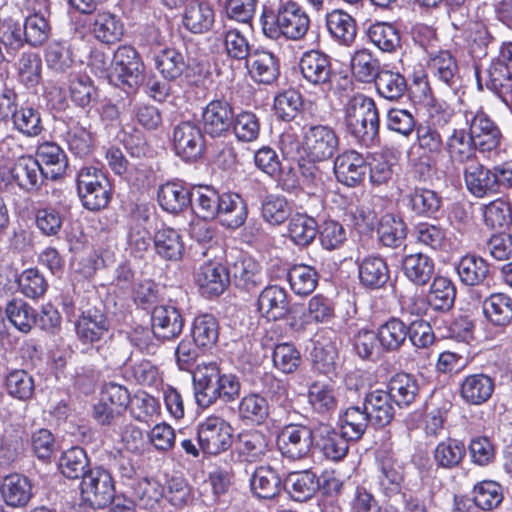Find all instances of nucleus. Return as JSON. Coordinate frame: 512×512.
I'll return each instance as SVG.
<instances>
[{"mask_svg": "<svg viewBox=\"0 0 512 512\" xmlns=\"http://www.w3.org/2000/svg\"><path fill=\"white\" fill-rule=\"evenodd\" d=\"M319 488V479L311 470L290 472L283 479V490L295 502L310 500Z\"/></svg>", "mask_w": 512, "mask_h": 512, "instance_id": "31", "label": "nucleus"}, {"mask_svg": "<svg viewBox=\"0 0 512 512\" xmlns=\"http://www.w3.org/2000/svg\"><path fill=\"white\" fill-rule=\"evenodd\" d=\"M376 234L381 246L397 249L405 245L407 226L401 217L386 213L378 221Z\"/></svg>", "mask_w": 512, "mask_h": 512, "instance_id": "36", "label": "nucleus"}, {"mask_svg": "<svg viewBox=\"0 0 512 512\" xmlns=\"http://www.w3.org/2000/svg\"><path fill=\"white\" fill-rule=\"evenodd\" d=\"M195 278L201 294L207 298L218 297L230 283L227 266L216 262L203 263L198 268Z\"/></svg>", "mask_w": 512, "mask_h": 512, "instance_id": "25", "label": "nucleus"}, {"mask_svg": "<svg viewBox=\"0 0 512 512\" xmlns=\"http://www.w3.org/2000/svg\"><path fill=\"white\" fill-rule=\"evenodd\" d=\"M116 441L120 442L127 451L140 453L144 447L143 432L131 421L124 418L111 427Z\"/></svg>", "mask_w": 512, "mask_h": 512, "instance_id": "62", "label": "nucleus"}, {"mask_svg": "<svg viewBox=\"0 0 512 512\" xmlns=\"http://www.w3.org/2000/svg\"><path fill=\"white\" fill-rule=\"evenodd\" d=\"M503 501V490L499 483L484 480L474 485L472 497L467 495L454 496V508L458 512H472L473 508L491 511Z\"/></svg>", "mask_w": 512, "mask_h": 512, "instance_id": "13", "label": "nucleus"}, {"mask_svg": "<svg viewBox=\"0 0 512 512\" xmlns=\"http://www.w3.org/2000/svg\"><path fill=\"white\" fill-rule=\"evenodd\" d=\"M253 494L261 499H273L283 489V480L271 466L258 467L250 479Z\"/></svg>", "mask_w": 512, "mask_h": 512, "instance_id": "45", "label": "nucleus"}, {"mask_svg": "<svg viewBox=\"0 0 512 512\" xmlns=\"http://www.w3.org/2000/svg\"><path fill=\"white\" fill-rule=\"evenodd\" d=\"M416 243L433 251L445 250L448 246L446 230L438 224L417 223L413 228Z\"/></svg>", "mask_w": 512, "mask_h": 512, "instance_id": "58", "label": "nucleus"}, {"mask_svg": "<svg viewBox=\"0 0 512 512\" xmlns=\"http://www.w3.org/2000/svg\"><path fill=\"white\" fill-rule=\"evenodd\" d=\"M217 217L223 226L229 229L241 227L247 219V204L234 192H219L217 201Z\"/></svg>", "mask_w": 512, "mask_h": 512, "instance_id": "30", "label": "nucleus"}, {"mask_svg": "<svg viewBox=\"0 0 512 512\" xmlns=\"http://www.w3.org/2000/svg\"><path fill=\"white\" fill-rule=\"evenodd\" d=\"M197 441L207 455H219L233 443V428L221 417L211 415L197 425Z\"/></svg>", "mask_w": 512, "mask_h": 512, "instance_id": "11", "label": "nucleus"}, {"mask_svg": "<svg viewBox=\"0 0 512 512\" xmlns=\"http://www.w3.org/2000/svg\"><path fill=\"white\" fill-rule=\"evenodd\" d=\"M192 385L195 402L200 408H208L218 400L234 402L241 389L239 377L224 372L216 362L197 365L192 372Z\"/></svg>", "mask_w": 512, "mask_h": 512, "instance_id": "1", "label": "nucleus"}, {"mask_svg": "<svg viewBox=\"0 0 512 512\" xmlns=\"http://www.w3.org/2000/svg\"><path fill=\"white\" fill-rule=\"evenodd\" d=\"M219 191L210 186H194L190 208L193 213L203 220L217 218V201Z\"/></svg>", "mask_w": 512, "mask_h": 512, "instance_id": "54", "label": "nucleus"}, {"mask_svg": "<svg viewBox=\"0 0 512 512\" xmlns=\"http://www.w3.org/2000/svg\"><path fill=\"white\" fill-rule=\"evenodd\" d=\"M308 403L313 412L325 418L331 416L338 405L336 389L330 382L314 381L308 387Z\"/></svg>", "mask_w": 512, "mask_h": 512, "instance_id": "40", "label": "nucleus"}, {"mask_svg": "<svg viewBox=\"0 0 512 512\" xmlns=\"http://www.w3.org/2000/svg\"><path fill=\"white\" fill-rule=\"evenodd\" d=\"M387 391L399 408L411 406L419 394V383L415 375L399 372L393 375L387 383Z\"/></svg>", "mask_w": 512, "mask_h": 512, "instance_id": "39", "label": "nucleus"}, {"mask_svg": "<svg viewBox=\"0 0 512 512\" xmlns=\"http://www.w3.org/2000/svg\"><path fill=\"white\" fill-rule=\"evenodd\" d=\"M352 78L362 84H371L382 71L380 61L369 50H356L350 58Z\"/></svg>", "mask_w": 512, "mask_h": 512, "instance_id": "44", "label": "nucleus"}, {"mask_svg": "<svg viewBox=\"0 0 512 512\" xmlns=\"http://www.w3.org/2000/svg\"><path fill=\"white\" fill-rule=\"evenodd\" d=\"M152 241L156 255L162 260L177 262L182 259L185 245L178 230L162 226L155 231Z\"/></svg>", "mask_w": 512, "mask_h": 512, "instance_id": "34", "label": "nucleus"}, {"mask_svg": "<svg viewBox=\"0 0 512 512\" xmlns=\"http://www.w3.org/2000/svg\"><path fill=\"white\" fill-rule=\"evenodd\" d=\"M485 88L503 103L512 95V70L499 61H492L485 70Z\"/></svg>", "mask_w": 512, "mask_h": 512, "instance_id": "48", "label": "nucleus"}, {"mask_svg": "<svg viewBox=\"0 0 512 512\" xmlns=\"http://www.w3.org/2000/svg\"><path fill=\"white\" fill-rule=\"evenodd\" d=\"M346 133L358 144L372 147L379 136L380 119L375 101L362 93L350 96L343 108Z\"/></svg>", "mask_w": 512, "mask_h": 512, "instance_id": "2", "label": "nucleus"}, {"mask_svg": "<svg viewBox=\"0 0 512 512\" xmlns=\"http://www.w3.org/2000/svg\"><path fill=\"white\" fill-rule=\"evenodd\" d=\"M270 414L267 399L258 393H249L238 404V418L245 424L262 425Z\"/></svg>", "mask_w": 512, "mask_h": 512, "instance_id": "49", "label": "nucleus"}, {"mask_svg": "<svg viewBox=\"0 0 512 512\" xmlns=\"http://www.w3.org/2000/svg\"><path fill=\"white\" fill-rule=\"evenodd\" d=\"M406 323L397 317H390L382 323L376 333L379 339V347L385 353L399 351L407 340Z\"/></svg>", "mask_w": 512, "mask_h": 512, "instance_id": "50", "label": "nucleus"}, {"mask_svg": "<svg viewBox=\"0 0 512 512\" xmlns=\"http://www.w3.org/2000/svg\"><path fill=\"white\" fill-rule=\"evenodd\" d=\"M193 185L181 181H168L157 191V200L161 209L177 215L190 207L193 196Z\"/></svg>", "mask_w": 512, "mask_h": 512, "instance_id": "21", "label": "nucleus"}, {"mask_svg": "<svg viewBox=\"0 0 512 512\" xmlns=\"http://www.w3.org/2000/svg\"><path fill=\"white\" fill-rule=\"evenodd\" d=\"M340 148V136L328 124H311L303 130V149L311 162L334 159Z\"/></svg>", "mask_w": 512, "mask_h": 512, "instance_id": "8", "label": "nucleus"}, {"mask_svg": "<svg viewBox=\"0 0 512 512\" xmlns=\"http://www.w3.org/2000/svg\"><path fill=\"white\" fill-rule=\"evenodd\" d=\"M401 268L404 276L415 286L427 285L435 273L434 260L422 252L404 256Z\"/></svg>", "mask_w": 512, "mask_h": 512, "instance_id": "38", "label": "nucleus"}, {"mask_svg": "<svg viewBox=\"0 0 512 512\" xmlns=\"http://www.w3.org/2000/svg\"><path fill=\"white\" fill-rule=\"evenodd\" d=\"M359 284L366 290H379L390 279V269L386 260L380 255H367L356 261Z\"/></svg>", "mask_w": 512, "mask_h": 512, "instance_id": "22", "label": "nucleus"}, {"mask_svg": "<svg viewBox=\"0 0 512 512\" xmlns=\"http://www.w3.org/2000/svg\"><path fill=\"white\" fill-rule=\"evenodd\" d=\"M204 136L200 127L192 121H183L173 129L175 154L188 163L196 162L204 151Z\"/></svg>", "mask_w": 512, "mask_h": 512, "instance_id": "15", "label": "nucleus"}, {"mask_svg": "<svg viewBox=\"0 0 512 512\" xmlns=\"http://www.w3.org/2000/svg\"><path fill=\"white\" fill-rule=\"evenodd\" d=\"M65 216L52 206L39 207L34 211V224L45 237H57L62 230Z\"/></svg>", "mask_w": 512, "mask_h": 512, "instance_id": "63", "label": "nucleus"}, {"mask_svg": "<svg viewBox=\"0 0 512 512\" xmlns=\"http://www.w3.org/2000/svg\"><path fill=\"white\" fill-rule=\"evenodd\" d=\"M5 314L8 321L22 333L30 332L36 322L35 309L22 299L9 301Z\"/></svg>", "mask_w": 512, "mask_h": 512, "instance_id": "60", "label": "nucleus"}, {"mask_svg": "<svg viewBox=\"0 0 512 512\" xmlns=\"http://www.w3.org/2000/svg\"><path fill=\"white\" fill-rule=\"evenodd\" d=\"M407 207L418 217L437 219L442 211L443 198L435 190L414 187L404 195Z\"/></svg>", "mask_w": 512, "mask_h": 512, "instance_id": "27", "label": "nucleus"}, {"mask_svg": "<svg viewBox=\"0 0 512 512\" xmlns=\"http://www.w3.org/2000/svg\"><path fill=\"white\" fill-rule=\"evenodd\" d=\"M201 116L205 133L211 137H221L231 130L234 111L228 101L216 99L203 108Z\"/></svg>", "mask_w": 512, "mask_h": 512, "instance_id": "20", "label": "nucleus"}, {"mask_svg": "<svg viewBox=\"0 0 512 512\" xmlns=\"http://www.w3.org/2000/svg\"><path fill=\"white\" fill-rule=\"evenodd\" d=\"M373 483L378 493L390 500L402 493L405 481V466L393 451L380 448L375 452Z\"/></svg>", "mask_w": 512, "mask_h": 512, "instance_id": "6", "label": "nucleus"}, {"mask_svg": "<svg viewBox=\"0 0 512 512\" xmlns=\"http://www.w3.org/2000/svg\"><path fill=\"white\" fill-rule=\"evenodd\" d=\"M251 77L263 84H272L280 74L278 58L268 51L256 52L249 64Z\"/></svg>", "mask_w": 512, "mask_h": 512, "instance_id": "55", "label": "nucleus"}, {"mask_svg": "<svg viewBox=\"0 0 512 512\" xmlns=\"http://www.w3.org/2000/svg\"><path fill=\"white\" fill-rule=\"evenodd\" d=\"M427 297L433 311L448 312L454 306L456 288L450 279L438 276L433 279Z\"/></svg>", "mask_w": 512, "mask_h": 512, "instance_id": "53", "label": "nucleus"}, {"mask_svg": "<svg viewBox=\"0 0 512 512\" xmlns=\"http://www.w3.org/2000/svg\"><path fill=\"white\" fill-rule=\"evenodd\" d=\"M374 84L377 93L389 101L400 99L407 90L405 77L399 72L386 68L382 69Z\"/></svg>", "mask_w": 512, "mask_h": 512, "instance_id": "59", "label": "nucleus"}, {"mask_svg": "<svg viewBox=\"0 0 512 512\" xmlns=\"http://www.w3.org/2000/svg\"><path fill=\"white\" fill-rule=\"evenodd\" d=\"M482 301V313L485 320L494 327L503 328L512 322V297L505 293H490L485 296L480 290L474 292Z\"/></svg>", "mask_w": 512, "mask_h": 512, "instance_id": "28", "label": "nucleus"}, {"mask_svg": "<svg viewBox=\"0 0 512 512\" xmlns=\"http://www.w3.org/2000/svg\"><path fill=\"white\" fill-rule=\"evenodd\" d=\"M13 128L26 137H36L44 130L38 105L25 101L12 113Z\"/></svg>", "mask_w": 512, "mask_h": 512, "instance_id": "41", "label": "nucleus"}, {"mask_svg": "<svg viewBox=\"0 0 512 512\" xmlns=\"http://www.w3.org/2000/svg\"><path fill=\"white\" fill-rule=\"evenodd\" d=\"M144 64L136 49L121 46L114 53L113 69L108 75L109 83L127 96L135 94L144 81Z\"/></svg>", "mask_w": 512, "mask_h": 512, "instance_id": "5", "label": "nucleus"}, {"mask_svg": "<svg viewBox=\"0 0 512 512\" xmlns=\"http://www.w3.org/2000/svg\"><path fill=\"white\" fill-rule=\"evenodd\" d=\"M468 192L476 198L491 197L512 188V169L508 165L489 168L479 162H472L463 171Z\"/></svg>", "mask_w": 512, "mask_h": 512, "instance_id": "3", "label": "nucleus"}, {"mask_svg": "<svg viewBox=\"0 0 512 512\" xmlns=\"http://www.w3.org/2000/svg\"><path fill=\"white\" fill-rule=\"evenodd\" d=\"M466 452L463 441L447 438L436 445L433 451V460L437 468L452 470L461 465Z\"/></svg>", "mask_w": 512, "mask_h": 512, "instance_id": "51", "label": "nucleus"}, {"mask_svg": "<svg viewBox=\"0 0 512 512\" xmlns=\"http://www.w3.org/2000/svg\"><path fill=\"white\" fill-rule=\"evenodd\" d=\"M315 432L306 425L289 424L278 434L277 447L281 455L291 461L308 456L314 444Z\"/></svg>", "mask_w": 512, "mask_h": 512, "instance_id": "12", "label": "nucleus"}, {"mask_svg": "<svg viewBox=\"0 0 512 512\" xmlns=\"http://www.w3.org/2000/svg\"><path fill=\"white\" fill-rule=\"evenodd\" d=\"M467 132L482 154L495 153L499 150L503 139L498 124L483 108L464 111Z\"/></svg>", "mask_w": 512, "mask_h": 512, "instance_id": "9", "label": "nucleus"}, {"mask_svg": "<svg viewBox=\"0 0 512 512\" xmlns=\"http://www.w3.org/2000/svg\"><path fill=\"white\" fill-rule=\"evenodd\" d=\"M4 503L11 508H25L34 496L31 480L18 473L7 475L0 485Z\"/></svg>", "mask_w": 512, "mask_h": 512, "instance_id": "29", "label": "nucleus"}, {"mask_svg": "<svg viewBox=\"0 0 512 512\" xmlns=\"http://www.w3.org/2000/svg\"><path fill=\"white\" fill-rule=\"evenodd\" d=\"M268 450V438L259 430H245L237 435L236 451L247 462L259 461Z\"/></svg>", "mask_w": 512, "mask_h": 512, "instance_id": "47", "label": "nucleus"}, {"mask_svg": "<svg viewBox=\"0 0 512 512\" xmlns=\"http://www.w3.org/2000/svg\"><path fill=\"white\" fill-rule=\"evenodd\" d=\"M318 272L305 264H295L286 272V278L291 290L298 296L311 294L318 284Z\"/></svg>", "mask_w": 512, "mask_h": 512, "instance_id": "56", "label": "nucleus"}, {"mask_svg": "<svg viewBox=\"0 0 512 512\" xmlns=\"http://www.w3.org/2000/svg\"><path fill=\"white\" fill-rule=\"evenodd\" d=\"M363 404L375 427H384L391 423L395 416L394 399L389 391L375 389L365 394Z\"/></svg>", "mask_w": 512, "mask_h": 512, "instance_id": "32", "label": "nucleus"}, {"mask_svg": "<svg viewBox=\"0 0 512 512\" xmlns=\"http://www.w3.org/2000/svg\"><path fill=\"white\" fill-rule=\"evenodd\" d=\"M260 22L262 32H307L310 23L307 14L295 3L285 5L277 14L264 11Z\"/></svg>", "mask_w": 512, "mask_h": 512, "instance_id": "14", "label": "nucleus"}, {"mask_svg": "<svg viewBox=\"0 0 512 512\" xmlns=\"http://www.w3.org/2000/svg\"><path fill=\"white\" fill-rule=\"evenodd\" d=\"M445 151L454 164L475 162L477 146L466 128H454L445 140Z\"/></svg>", "mask_w": 512, "mask_h": 512, "instance_id": "35", "label": "nucleus"}, {"mask_svg": "<svg viewBox=\"0 0 512 512\" xmlns=\"http://www.w3.org/2000/svg\"><path fill=\"white\" fill-rule=\"evenodd\" d=\"M456 272L461 283L466 286H477L480 289L485 288L489 291L492 277L488 262L475 254L463 256L457 263Z\"/></svg>", "mask_w": 512, "mask_h": 512, "instance_id": "26", "label": "nucleus"}, {"mask_svg": "<svg viewBox=\"0 0 512 512\" xmlns=\"http://www.w3.org/2000/svg\"><path fill=\"white\" fill-rule=\"evenodd\" d=\"M352 441L330 425H320L315 431L314 445L322 455L330 461L343 460L349 451V442Z\"/></svg>", "mask_w": 512, "mask_h": 512, "instance_id": "24", "label": "nucleus"}, {"mask_svg": "<svg viewBox=\"0 0 512 512\" xmlns=\"http://www.w3.org/2000/svg\"><path fill=\"white\" fill-rule=\"evenodd\" d=\"M151 326L163 342L177 338L184 327L180 308L171 304V301L155 306L151 313Z\"/></svg>", "mask_w": 512, "mask_h": 512, "instance_id": "23", "label": "nucleus"}, {"mask_svg": "<svg viewBox=\"0 0 512 512\" xmlns=\"http://www.w3.org/2000/svg\"><path fill=\"white\" fill-rule=\"evenodd\" d=\"M80 495L91 508L102 509L109 505L115 495V484L110 471L102 466L88 469L80 483Z\"/></svg>", "mask_w": 512, "mask_h": 512, "instance_id": "10", "label": "nucleus"}, {"mask_svg": "<svg viewBox=\"0 0 512 512\" xmlns=\"http://www.w3.org/2000/svg\"><path fill=\"white\" fill-rule=\"evenodd\" d=\"M227 263L230 281L232 280L237 288L250 292L261 284L260 266L252 258L241 256L233 263Z\"/></svg>", "mask_w": 512, "mask_h": 512, "instance_id": "37", "label": "nucleus"}, {"mask_svg": "<svg viewBox=\"0 0 512 512\" xmlns=\"http://www.w3.org/2000/svg\"><path fill=\"white\" fill-rule=\"evenodd\" d=\"M34 159L43 166L44 172L50 180L63 177L68 167L65 151L53 141H44L37 145Z\"/></svg>", "mask_w": 512, "mask_h": 512, "instance_id": "33", "label": "nucleus"}, {"mask_svg": "<svg viewBox=\"0 0 512 512\" xmlns=\"http://www.w3.org/2000/svg\"><path fill=\"white\" fill-rule=\"evenodd\" d=\"M261 214L267 223L278 226L291 218L292 206L284 196L269 194L261 202Z\"/></svg>", "mask_w": 512, "mask_h": 512, "instance_id": "61", "label": "nucleus"}, {"mask_svg": "<svg viewBox=\"0 0 512 512\" xmlns=\"http://www.w3.org/2000/svg\"><path fill=\"white\" fill-rule=\"evenodd\" d=\"M333 171L338 182L356 187L368 173V162L363 154L347 149L334 158Z\"/></svg>", "mask_w": 512, "mask_h": 512, "instance_id": "17", "label": "nucleus"}, {"mask_svg": "<svg viewBox=\"0 0 512 512\" xmlns=\"http://www.w3.org/2000/svg\"><path fill=\"white\" fill-rule=\"evenodd\" d=\"M416 144L423 157L437 158L443 149L445 142L440 131L430 125H419L416 129Z\"/></svg>", "mask_w": 512, "mask_h": 512, "instance_id": "64", "label": "nucleus"}, {"mask_svg": "<svg viewBox=\"0 0 512 512\" xmlns=\"http://www.w3.org/2000/svg\"><path fill=\"white\" fill-rule=\"evenodd\" d=\"M48 179L43 166L30 155L18 158L9 170L10 184L27 194L38 192Z\"/></svg>", "mask_w": 512, "mask_h": 512, "instance_id": "16", "label": "nucleus"}, {"mask_svg": "<svg viewBox=\"0 0 512 512\" xmlns=\"http://www.w3.org/2000/svg\"><path fill=\"white\" fill-rule=\"evenodd\" d=\"M112 326L106 307L103 303L88 307L83 310L75 323V330L78 340L82 345L95 348L96 352L107 358L105 344L98 345L108 334Z\"/></svg>", "mask_w": 512, "mask_h": 512, "instance_id": "7", "label": "nucleus"}, {"mask_svg": "<svg viewBox=\"0 0 512 512\" xmlns=\"http://www.w3.org/2000/svg\"><path fill=\"white\" fill-rule=\"evenodd\" d=\"M58 467L64 477L73 480L81 479V481L88 473V469H92L86 451L79 446L64 451L59 459Z\"/></svg>", "mask_w": 512, "mask_h": 512, "instance_id": "52", "label": "nucleus"}, {"mask_svg": "<svg viewBox=\"0 0 512 512\" xmlns=\"http://www.w3.org/2000/svg\"><path fill=\"white\" fill-rule=\"evenodd\" d=\"M317 229V221L306 213H296L289 219V238L298 246L310 245L317 236Z\"/></svg>", "mask_w": 512, "mask_h": 512, "instance_id": "57", "label": "nucleus"}, {"mask_svg": "<svg viewBox=\"0 0 512 512\" xmlns=\"http://www.w3.org/2000/svg\"><path fill=\"white\" fill-rule=\"evenodd\" d=\"M298 66L302 77L313 86H327L336 77L329 56L318 50L304 52Z\"/></svg>", "mask_w": 512, "mask_h": 512, "instance_id": "19", "label": "nucleus"}, {"mask_svg": "<svg viewBox=\"0 0 512 512\" xmlns=\"http://www.w3.org/2000/svg\"><path fill=\"white\" fill-rule=\"evenodd\" d=\"M190 335L200 350H211L219 339V322L212 314L197 315L192 321Z\"/></svg>", "mask_w": 512, "mask_h": 512, "instance_id": "43", "label": "nucleus"}, {"mask_svg": "<svg viewBox=\"0 0 512 512\" xmlns=\"http://www.w3.org/2000/svg\"><path fill=\"white\" fill-rule=\"evenodd\" d=\"M369 423L372 424V420L363 403L350 405L339 415L340 429L352 441L362 438Z\"/></svg>", "mask_w": 512, "mask_h": 512, "instance_id": "46", "label": "nucleus"}, {"mask_svg": "<svg viewBox=\"0 0 512 512\" xmlns=\"http://www.w3.org/2000/svg\"><path fill=\"white\" fill-rule=\"evenodd\" d=\"M494 380L483 373L471 374L465 377L461 384V397L471 405H481L487 402L493 392Z\"/></svg>", "mask_w": 512, "mask_h": 512, "instance_id": "42", "label": "nucleus"}, {"mask_svg": "<svg viewBox=\"0 0 512 512\" xmlns=\"http://www.w3.org/2000/svg\"><path fill=\"white\" fill-rule=\"evenodd\" d=\"M257 311L267 320L285 319L292 312L286 288L278 284H269L263 288L258 295Z\"/></svg>", "mask_w": 512, "mask_h": 512, "instance_id": "18", "label": "nucleus"}, {"mask_svg": "<svg viewBox=\"0 0 512 512\" xmlns=\"http://www.w3.org/2000/svg\"><path fill=\"white\" fill-rule=\"evenodd\" d=\"M414 40L419 41L425 50L433 77L460 100L464 94V82L456 58L448 50H437L424 43L436 40V34H417Z\"/></svg>", "mask_w": 512, "mask_h": 512, "instance_id": "4", "label": "nucleus"}]
</instances>
